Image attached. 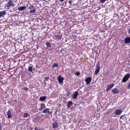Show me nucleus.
I'll return each mask as SVG.
<instances>
[{"label":"nucleus","mask_w":130,"mask_h":130,"mask_svg":"<svg viewBox=\"0 0 130 130\" xmlns=\"http://www.w3.org/2000/svg\"><path fill=\"white\" fill-rule=\"evenodd\" d=\"M15 6L14 4L13 3V2L11 0H10L5 5V7H12Z\"/></svg>","instance_id":"obj_1"},{"label":"nucleus","mask_w":130,"mask_h":130,"mask_svg":"<svg viewBox=\"0 0 130 130\" xmlns=\"http://www.w3.org/2000/svg\"><path fill=\"white\" fill-rule=\"evenodd\" d=\"M100 62H98L96 64V69L95 72V74H97L100 70Z\"/></svg>","instance_id":"obj_2"},{"label":"nucleus","mask_w":130,"mask_h":130,"mask_svg":"<svg viewBox=\"0 0 130 130\" xmlns=\"http://www.w3.org/2000/svg\"><path fill=\"white\" fill-rule=\"evenodd\" d=\"M130 76V74H128L125 75L123 78L122 80V82H125L129 78Z\"/></svg>","instance_id":"obj_3"},{"label":"nucleus","mask_w":130,"mask_h":130,"mask_svg":"<svg viewBox=\"0 0 130 130\" xmlns=\"http://www.w3.org/2000/svg\"><path fill=\"white\" fill-rule=\"evenodd\" d=\"M92 80V78L91 77H89L86 78L85 80L86 84L89 85L90 83Z\"/></svg>","instance_id":"obj_4"},{"label":"nucleus","mask_w":130,"mask_h":130,"mask_svg":"<svg viewBox=\"0 0 130 130\" xmlns=\"http://www.w3.org/2000/svg\"><path fill=\"white\" fill-rule=\"evenodd\" d=\"M42 112L44 113H48L49 114L52 113V112L49 111V109L48 108H46Z\"/></svg>","instance_id":"obj_5"},{"label":"nucleus","mask_w":130,"mask_h":130,"mask_svg":"<svg viewBox=\"0 0 130 130\" xmlns=\"http://www.w3.org/2000/svg\"><path fill=\"white\" fill-rule=\"evenodd\" d=\"M114 85V84H112L111 85H109L107 86V88L106 89V91H108Z\"/></svg>","instance_id":"obj_6"},{"label":"nucleus","mask_w":130,"mask_h":130,"mask_svg":"<svg viewBox=\"0 0 130 130\" xmlns=\"http://www.w3.org/2000/svg\"><path fill=\"white\" fill-rule=\"evenodd\" d=\"M130 43V37H127L125 38V43L126 44H129Z\"/></svg>","instance_id":"obj_7"},{"label":"nucleus","mask_w":130,"mask_h":130,"mask_svg":"<svg viewBox=\"0 0 130 130\" xmlns=\"http://www.w3.org/2000/svg\"><path fill=\"white\" fill-rule=\"evenodd\" d=\"M112 92L113 94H119V91L118 89H113L112 90Z\"/></svg>","instance_id":"obj_8"},{"label":"nucleus","mask_w":130,"mask_h":130,"mask_svg":"<svg viewBox=\"0 0 130 130\" xmlns=\"http://www.w3.org/2000/svg\"><path fill=\"white\" fill-rule=\"evenodd\" d=\"M78 92L77 91H75L74 94L73 95V98L74 99H75L77 98V96L78 95Z\"/></svg>","instance_id":"obj_9"},{"label":"nucleus","mask_w":130,"mask_h":130,"mask_svg":"<svg viewBox=\"0 0 130 130\" xmlns=\"http://www.w3.org/2000/svg\"><path fill=\"white\" fill-rule=\"evenodd\" d=\"M122 112V110L120 109H118L116 110L114 113L116 115H118L121 114Z\"/></svg>","instance_id":"obj_10"},{"label":"nucleus","mask_w":130,"mask_h":130,"mask_svg":"<svg viewBox=\"0 0 130 130\" xmlns=\"http://www.w3.org/2000/svg\"><path fill=\"white\" fill-rule=\"evenodd\" d=\"M53 127L55 128H57L59 127L58 123L56 122L53 123Z\"/></svg>","instance_id":"obj_11"},{"label":"nucleus","mask_w":130,"mask_h":130,"mask_svg":"<svg viewBox=\"0 0 130 130\" xmlns=\"http://www.w3.org/2000/svg\"><path fill=\"white\" fill-rule=\"evenodd\" d=\"M63 79V78L60 76H59L58 78V81L60 83L62 82Z\"/></svg>","instance_id":"obj_12"},{"label":"nucleus","mask_w":130,"mask_h":130,"mask_svg":"<svg viewBox=\"0 0 130 130\" xmlns=\"http://www.w3.org/2000/svg\"><path fill=\"white\" fill-rule=\"evenodd\" d=\"M41 108L39 109L40 111L42 110L45 108V105L44 104L42 103L41 105Z\"/></svg>","instance_id":"obj_13"},{"label":"nucleus","mask_w":130,"mask_h":130,"mask_svg":"<svg viewBox=\"0 0 130 130\" xmlns=\"http://www.w3.org/2000/svg\"><path fill=\"white\" fill-rule=\"evenodd\" d=\"M21 7H19L18 8H26L27 7V4L26 5H23L24 4L23 3H21Z\"/></svg>","instance_id":"obj_14"},{"label":"nucleus","mask_w":130,"mask_h":130,"mask_svg":"<svg viewBox=\"0 0 130 130\" xmlns=\"http://www.w3.org/2000/svg\"><path fill=\"white\" fill-rule=\"evenodd\" d=\"M7 115L8 116V118H11L12 116L11 114V112L10 110H9L7 113Z\"/></svg>","instance_id":"obj_15"},{"label":"nucleus","mask_w":130,"mask_h":130,"mask_svg":"<svg viewBox=\"0 0 130 130\" xmlns=\"http://www.w3.org/2000/svg\"><path fill=\"white\" fill-rule=\"evenodd\" d=\"M55 37L56 39H60L62 37V36L61 35H55Z\"/></svg>","instance_id":"obj_16"},{"label":"nucleus","mask_w":130,"mask_h":130,"mask_svg":"<svg viewBox=\"0 0 130 130\" xmlns=\"http://www.w3.org/2000/svg\"><path fill=\"white\" fill-rule=\"evenodd\" d=\"M46 97L45 96L41 97L39 98V100L41 101H43L46 100Z\"/></svg>","instance_id":"obj_17"},{"label":"nucleus","mask_w":130,"mask_h":130,"mask_svg":"<svg viewBox=\"0 0 130 130\" xmlns=\"http://www.w3.org/2000/svg\"><path fill=\"white\" fill-rule=\"evenodd\" d=\"M6 13L5 11H2L0 12V18L2 17H3V15H5Z\"/></svg>","instance_id":"obj_18"},{"label":"nucleus","mask_w":130,"mask_h":130,"mask_svg":"<svg viewBox=\"0 0 130 130\" xmlns=\"http://www.w3.org/2000/svg\"><path fill=\"white\" fill-rule=\"evenodd\" d=\"M72 104V102L71 101H69L67 104V106L68 108H70V106Z\"/></svg>","instance_id":"obj_19"},{"label":"nucleus","mask_w":130,"mask_h":130,"mask_svg":"<svg viewBox=\"0 0 130 130\" xmlns=\"http://www.w3.org/2000/svg\"><path fill=\"white\" fill-rule=\"evenodd\" d=\"M46 45L48 47H51V44L50 43L48 42H47L46 43Z\"/></svg>","instance_id":"obj_20"},{"label":"nucleus","mask_w":130,"mask_h":130,"mask_svg":"<svg viewBox=\"0 0 130 130\" xmlns=\"http://www.w3.org/2000/svg\"><path fill=\"white\" fill-rule=\"evenodd\" d=\"M112 109H108L107 112L106 113V114H108L110 112H112Z\"/></svg>","instance_id":"obj_21"},{"label":"nucleus","mask_w":130,"mask_h":130,"mask_svg":"<svg viewBox=\"0 0 130 130\" xmlns=\"http://www.w3.org/2000/svg\"><path fill=\"white\" fill-rule=\"evenodd\" d=\"M58 66V64L57 63H54L53 64L52 66V68H54L55 67H57Z\"/></svg>","instance_id":"obj_22"},{"label":"nucleus","mask_w":130,"mask_h":130,"mask_svg":"<svg viewBox=\"0 0 130 130\" xmlns=\"http://www.w3.org/2000/svg\"><path fill=\"white\" fill-rule=\"evenodd\" d=\"M29 115L27 113H25L24 114V117H28Z\"/></svg>","instance_id":"obj_23"},{"label":"nucleus","mask_w":130,"mask_h":130,"mask_svg":"<svg viewBox=\"0 0 130 130\" xmlns=\"http://www.w3.org/2000/svg\"><path fill=\"white\" fill-rule=\"evenodd\" d=\"M35 130H43L42 128H40L39 127H36L35 128Z\"/></svg>","instance_id":"obj_24"},{"label":"nucleus","mask_w":130,"mask_h":130,"mask_svg":"<svg viewBox=\"0 0 130 130\" xmlns=\"http://www.w3.org/2000/svg\"><path fill=\"white\" fill-rule=\"evenodd\" d=\"M28 70L30 72H32V67L31 66L29 67L28 68Z\"/></svg>","instance_id":"obj_25"},{"label":"nucleus","mask_w":130,"mask_h":130,"mask_svg":"<svg viewBox=\"0 0 130 130\" xmlns=\"http://www.w3.org/2000/svg\"><path fill=\"white\" fill-rule=\"evenodd\" d=\"M80 74V73L79 72H77L75 74V75L78 76H79Z\"/></svg>","instance_id":"obj_26"},{"label":"nucleus","mask_w":130,"mask_h":130,"mask_svg":"<svg viewBox=\"0 0 130 130\" xmlns=\"http://www.w3.org/2000/svg\"><path fill=\"white\" fill-rule=\"evenodd\" d=\"M35 10L33 9L32 10H29V12H31V13H35Z\"/></svg>","instance_id":"obj_27"},{"label":"nucleus","mask_w":130,"mask_h":130,"mask_svg":"<svg viewBox=\"0 0 130 130\" xmlns=\"http://www.w3.org/2000/svg\"><path fill=\"white\" fill-rule=\"evenodd\" d=\"M72 2V1H67L66 2V5L67 4V3H68L70 4H71Z\"/></svg>","instance_id":"obj_28"},{"label":"nucleus","mask_w":130,"mask_h":130,"mask_svg":"<svg viewBox=\"0 0 130 130\" xmlns=\"http://www.w3.org/2000/svg\"><path fill=\"white\" fill-rule=\"evenodd\" d=\"M127 118L126 117H124L122 118V120L124 121H126Z\"/></svg>","instance_id":"obj_29"},{"label":"nucleus","mask_w":130,"mask_h":130,"mask_svg":"<svg viewBox=\"0 0 130 130\" xmlns=\"http://www.w3.org/2000/svg\"><path fill=\"white\" fill-rule=\"evenodd\" d=\"M106 0H100V3H104V2Z\"/></svg>","instance_id":"obj_30"},{"label":"nucleus","mask_w":130,"mask_h":130,"mask_svg":"<svg viewBox=\"0 0 130 130\" xmlns=\"http://www.w3.org/2000/svg\"><path fill=\"white\" fill-rule=\"evenodd\" d=\"M22 89L24 90H28V88L26 87H24L23 88H22Z\"/></svg>","instance_id":"obj_31"},{"label":"nucleus","mask_w":130,"mask_h":130,"mask_svg":"<svg viewBox=\"0 0 130 130\" xmlns=\"http://www.w3.org/2000/svg\"><path fill=\"white\" fill-rule=\"evenodd\" d=\"M64 0H56V1L57 2H62L64 1Z\"/></svg>","instance_id":"obj_32"},{"label":"nucleus","mask_w":130,"mask_h":130,"mask_svg":"<svg viewBox=\"0 0 130 130\" xmlns=\"http://www.w3.org/2000/svg\"><path fill=\"white\" fill-rule=\"evenodd\" d=\"M49 77H47L45 78V80H44V81H46L47 80H48L49 79Z\"/></svg>","instance_id":"obj_33"},{"label":"nucleus","mask_w":130,"mask_h":130,"mask_svg":"<svg viewBox=\"0 0 130 130\" xmlns=\"http://www.w3.org/2000/svg\"><path fill=\"white\" fill-rule=\"evenodd\" d=\"M127 88L128 89H130V83H129L128 85L127 86Z\"/></svg>","instance_id":"obj_34"},{"label":"nucleus","mask_w":130,"mask_h":130,"mask_svg":"<svg viewBox=\"0 0 130 130\" xmlns=\"http://www.w3.org/2000/svg\"><path fill=\"white\" fill-rule=\"evenodd\" d=\"M70 93H68L67 94V96H69V97H70V96H70Z\"/></svg>","instance_id":"obj_35"},{"label":"nucleus","mask_w":130,"mask_h":130,"mask_svg":"<svg viewBox=\"0 0 130 130\" xmlns=\"http://www.w3.org/2000/svg\"><path fill=\"white\" fill-rule=\"evenodd\" d=\"M19 10L22 11L24 9H18Z\"/></svg>","instance_id":"obj_36"},{"label":"nucleus","mask_w":130,"mask_h":130,"mask_svg":"<svg viewBox=\"0 0 130 130\" xmlns=\"http://www.w3.org/2000/svg\"><path fill=\"white\" fill-rule=\"evenodd\" d=\"M124 116V115H122L120 117V118L122 119V118Z\"/></svg>","instance_id":"obj_37"},{"label":"nucleus","mask_w":130,"mask_h":130,"mask_svg":"<svg viewBox=\"0 0 130 130\" xmlns=\"http://www.w3.org/2000/svg\"><path fill=\"white\" fill-rule=\"evenodd\" d=\"M62 115V117L64 119L65 118L64 117V115Z\"/></svg>","instance_id":"obj_38"},{"label":"nucleus","mask_w":130,"mask_h":130,"mask_svg":"<svg viewBox=\"0 0 130 130\" xmlns=\"http://www.w3.org/2000/svg\"><path fill=\"white\" fill-rule=\"evenodd\" d=\"M29 7H29V8H31V7H33V6H32V5H31V6H30Z\"/></svg>","instance_id":"obj_39"},{"label":"nucleus","mask_w":130,"mask_h":130,"mask_svg":"<svg viewBox=\"0 0 130 130\" xmlns=\"http://www.w3.org/2000/svg\"><path fill=\"white\" fill-rule=\"evenodd\" d=\"M128 33L130 34V29L128 30Z\"/></svg>","instance_id":"obj_40"},{"label":"nucleus","mask_w":130,"mask_h":130,"mask_svg":"<svg viewBox=\"0 0 130 130\" xmlns=\"http://www.w3.org/2000/svg\"><path fill=\"white\" fill-rule=\"evenodd\" d=\"M113 130L112 129H111L110 130Z\"/></svg>","instance_id":"obj_41"},{"label":"nucleus","mask_w":130,"mask_h":130,"mask_svg":"<svg viewBox=\"0 0 130 130\" xmlns=\"http://www.w3.org/2000/svg\"><path fill=\"white\" fill-rule=\"evenodd\" d=\"M67 41V40H66V41Z\"/></svg>","instance_id":"obj_42"},{"label":"nucleus","mask_w":130,"mask_h":130,"mask_svg":"<svg viewBox=\"0 0 130 130\" xmlns=\"http://www.w3.org/2000/svg\"><path fill=\"white\" fill-rule=\"evenodd\" d=\"M114 116L115 117H116V116Z\"/></svg>","instance_id":"obj_43"},{"label":"nucleus","mask_w":130,"mask_h":130,"mask_svg":"<svg viewBox=\"0 0 130 130\" xmlns=\"http://www.w3.org/2000/svg\"><path fill=\"white\" fill-rule=\"evenodd\" d=\"M62 8V7H61V8Z\"/></svg>","instance_id":"obj_44"}]
</instances>
